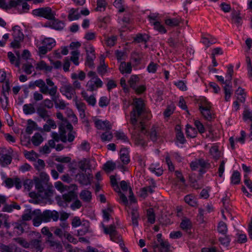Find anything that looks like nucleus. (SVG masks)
<instances>
[{
	"instance_id": "8fccbe9b",
	"label": "nucleus",
	"mask_w": 252,
	"mask_h": 252,
	"mask_svg": "<svg viewBox=\"0 0 252 252\" xmlns=\"http://www.w3.org/2000/svg\"><path fill=\"white\" fill-rule=\"evenodd\" d=\"M139 77L136 75L131 76L128 83L130 87L132 89L136 88V83L139 81Z\"/></svg>"
},
{
	"instance_id": "052dcab7",
	"label": "nucleus",
	"mask_w": 252,
	"mask_h": 252,
	"mask_svg": "<svg viewBox=\"0 0 252 252\" xmlns=\"http://www.w3.org/2000/svg\"><path fill=\"white\" fill-rule=\"evenodd\" d=\"M123 0H115L114 2V6L118 9L119 12H123L125 11V8L123 5Z\"/></svg>"
},
{
	"instance_id": "79ce46f5",
	"label": "nucleus",
	"mask_w": 252,
	"mask_h": 252,
	"mask_svg": "<svg viewBox=\"0 0 252 252\" xmlns=\"http://www.w3.org/2000/svg\"><path fill=\"white\" fill-rule=\"evenodd\" d=\"M37 68L40 70H45L48 72H51L53 69V67L52 66L48 65L43 61H42L37 63Z\"/></svg>"
},
{
	"instance_id": "20e7f679",
	"label": "nucleus",
	"mask_w": 252,
	"mask_h": 252,
	"mask_svg": "<svg viewBox=\"0 0 252 252\" xmlns=\"http://www.w3.org/2000/svg\"><path fill=\"white\" fill-rule=\"evenodd\" d=\"M233 65L230 64L227 66V71L225 74V80L222 76L216 75L217 80L221 84L225 94V100L228 101L232 94V77L234 73Z\"/></svg>"
},
{
	"instance_id": "cd10ccee",
	"label": "nucleus",
	"mask_w": 252,
	"mask_h": 252,
	"mask_svg": "<svg viewBox=\"0 0 252 252\" xmlns=\"http://www.w3.org/2000/svg\"><path fill=\"white\" fill-rule=\"evenodd\" d=\"M51 20L52 21V22L51 27L53 29H54L57 30H62L63 29L64 25L63 21L56 19L55 17L54 19H52Z\"/></svg>"
},
{
	"instance_id": "3c124183",
	"label": "nucleus",
	"mask_w": 252,
	"mask_h": 252,
	"mask_svg": "<svg viewBox=\"0 0 252 252\" xmlns=\"http://www.w3.org/2000/svg\"><path fill=\"white\" fill-rule=\"evenodd\" d=\"M210 154L214 158L218 159L221 156L220 152L216 147H213L210 150Z\"/></svg>"
},
{
	"instance_id": "a19ab883",
	"label": "nucleus",
	"mask_w": 252,
	"mask_h": 252,
	"mask_svg": "<svg viewBox=\"0 0 252 252\" xmlns=\"http://www.w3.org/2000/svg\"><path fill=\"white\" fill-rule=\"evenodd\" d=\"M158 165H155L152 164L149 167V170L153 173H155L157 176H160L163 174V170L161 169Z\"/></svg>"
},
{
	"instance_id": "7c9ffc66",
	"label": "nucleus",
	"mask_w": 252,
	"mask_h": 252,
	"mask_svg": "<svg viewBox=\"0 0 252 252\" xmlns=\"http://www.w3.org/2000/svg\"><path fill=\"white\" fill-rule=\"evenodd\" d=\"M80 197L84 201L89 202L92 199L91 192L87 190H83L80 192Z\"/></svg>"
},
{
	"instance_id": "393cba45",
	"label": "nucleus",
	"mask_w": 252,
	"mask_h": 252,
	"mask_svg": "<svg viewBox=\"0 0 252 252\" xmlns=\"http://www.w3.org/2000/svg\"><path fill=\"white\" fill-rule=\"evenodd\" d=\"M23 111L26 115H31L34 114L36 110L32 103L25 104L23 106Z\"/></svg>"
},
{
	"instance_id": "a878e982",
	"label": "nucleus",
	"mask_w": 252,
	"mask_h": 252,
	"mask_svg": "<svg viewBox=\"0 0 252 252\" xmlns=\"http://www.w3.org/2000/svg\"><path fill=\"white\" fill-rule=\"evenodd\" d=\"M77 198L76 194L72 191L68 192L63 195V199L65 202H70Z\"/></svg>"
},
{
	"instance_id": "ddd939ff",
	"label": "nucleus",
	"mask_w": 252,
	"mask_h": 252,
	"mask_svg": "<svg viewBox=\"0 0 252 252\" xmlns=\"http://www.w3.org/2000/svg\"><path fill=\"white\" fill-rule=\"evenodd\" d=\"M46 243L48 244L50 248L56 252H61L63 250V246L60 241L53 240H46Z\"/></svg>"
},
{
	"instance_id": "f8f14e48",
	"label": "nucleus",
	"mask_w": 252,
	"mask_h": 252,
	"mask_svg": "<svg viewBox=\"0 0 252 252\" xmlns=\"http://www.w3.org/2000/svg\"><path fill=\"white\" fill-rule=\"evenodd\" d=\"M29 248L35 251L36 252H42L43 247H42L41 240L38 239H32L30 242Z\"/></svg>"
},
{
	"instance_id": "58836bf2",
	"label": "nucleus",
	"mask_w": 252,
	"mask_h": 252,
	"mask_svg": "<svg viewBox=\"0 0 252 252\" xmlns=\"http://www.w3.org/2000/svg\"><path fill=\"white\" fill-rule=\"evenodd\" d=\"M42 43L44 44V46L48 48V50L49 51H50L53 48V47H54L56 45L55 40L52 38H45L43 40Z\"/></svg>"
},
{
	"instance_id": "0eeeda50",
	"label": "nucleus",
	"mask_w": 252,
	"mask_h": 252,
	"mask_svg": "<svg viewBox=\"0 0 252 252\" xmlns=\"http://www.w3.org/2000/svg\"><path fill=\"white\" fill-rule=\"evenodd\" d=\"M103 228L104 233L109 235L111 241L117 243L122 241V237L118 234L114 224H111L108 227L103 224Z\"/></svg>"
},
{
	"instance_id": "f704fd0d",
	"label": "nucleus",
	"mask_w": 252,
	"mask_h": 252,
	"mask_svg": "<svg viewBox=\"0 0 252 252\" xmlns=\"http://www.w3.org/2000/svg\"><path fill=\"white\" fill-rule=\"evenodd\" d=\"M149 36L146 34L138 33L134 38V41L137 43H146L149 40Z\"/></svg>"
},
{
	"instance_id": "bf43d9fd",
	"label": "nucleus",
	"mask_w": 252,
	"mask_h": 252,
	"mask_svg": "<svg viewBox=\"0 0 252 252\" xmlns=\"http://www.w3.org/2000/svg\"><path fill=\"white\" fill-rule=\"evenodd\" d=\"M21 3V0H11L9 1V3L7 4L6 9H9L12 7H16L20 5Z\"/></svg>"
},
{
	"instance_id": "9d476101",
	"label": "nucleus",
	"mask_w": 252,
	"mask_h": 252,
	"mask_svg": "<svg viewBox=\"0 0 252 252\" xmlns=\"http://www.w3.org/2000/svg\"><path fill=\"white\" fill-rule=\"evenodd\" d=\"M78 182L82 185H89L91 184V179L93 176L91 174L88 175L84 173H78L76 175Z\"/></svg>"
},
{
	"instance_id": "c9c22d12",
	"label": "nucleus",
	"mask_w": 252,
	"mask_h": 252,
	"mask_svg": "<svg viewBox=\"0 0 252 252\" xmlns=\"http://www.w3.org/2000/svg\"><path fill=\"white\" fill-rule=\"evenodd\" d=\"M67 232L68 231L61 228L59 227H55L54 231V234L61 239H62L63 237L65 238Z\"/></svg>"
},
{
	"instance_id": "4468645a",
	"label": "nucleus",
	"mask_w": 252,
	"mask_h": 252,
	"mask_svg": "<svg viewBox=\"0 0 252 252\" xmlns=\"http://www.w3.org/2000/svg\"><path fill=\"white\" fill-rule=\"evenodd\" d=\"M94 124L95 127L98 129H110L111 128V126L110 124L109 121L106 120L104 121L101 120H96L94 121Z\"/></svg>"
},
{
	"instance_id": "6e6d98bb",
	"label": "nucleus",
	"mask_w": 252,
	"mask_h": 252,
	"mask_svg": "<svg viewBox=\"0 0 252 252\" xmlns=\"http://www.w3.org/2000/svg\"><path fill=\"white\" fill-rule=\"evenodd\" d=\"M71 54L72 55L70 58L71 61H72V62L75 65H78L79 64L78 56L79 55V52L77 50L73 51L71 52Z\"/></svg>"
},
{
	"instance_id": "f3484780",
	"label": "nucleus",
	"mask_w": 252,
	"mask_h": 252,
	"mask_svg": "<svg viewBox=\"0 0 252 252\" xmlns=\"http://www.w3.org/2000/svg\"><path fill=\"white\" fill-rule=\"evenodd\" d=\"M181 228L185 230L187 233H191L192 224L190 220L188 219H185L182 220L180 223Z\"/></svg>"
},
{
	"instance_id": "423d86ee",
	"label": "nucleus",
	"mask_w": 252,
	"mask_h": 252,
	"mask_svg": "<svg viewBox=\"0 0 252 252\" xmlns=\"http://www.w3.org/2000/svg\"><path fill=\"white\" fill-rule=\"evenodd\" d=\"M46 82L49 87H51V88H50L48 91H47V93H45L44 94H49L51 96V100L53 103H54L55 105H57L59 100H60L59 99L60 94L59 93H57L58 87L57 86L55 85L54 83L50 78H47Z\"/></svg>"
},
{
	"instance_id": "a211bd4d",
	"label": "nucleus",
	"mask_w": 252,
	"mask_h": 252,
	"mask_svg": "<svg viewBox=\"0 0 252 252\" xmlns=\"http://www.w3.org/2000/svg\"><path fill=\"white\" fill-rule=\"evenodd\" d=\"M26 225V224L24 222L21 223L17 222L12 223V226L13 227L14 233H16L18 235L22 234L24 231V226H25Z\"/></svg>"
},
{
	"instance_id": "c03bdc74",
	"label": "nucleus",
	"mask_w": 252,
	"mask_h": 252,
	"mask_svg": "<svg viewBox=\"0 0 252 252\" xmlns=\"http://www.w3.org/2000/svg\"><path fill=\"white\" fill-rule=\"evenodd\" d=\"M35 126H36V124L31 119L28 120V126L26 129V133L28 134H31L32 133Z\"/></svg>"
},
{
	"instance_id": "37998d69",
	"label": "nucleus",
	"mask_w": 252,
	"mask_h": 252,
	"mask_svg": "<svg viewBox=\"0 0 252 252\" xmlns=\"http://www.w3.org/2000/svg\"><path fill=\"white\" fill-rule=\"evenodd\" d=\"M82 94L84 99L90 105H91L92 106L95 105L96 103V99L93 95H92L90 96H88L87 95V93L84 91L82 93Z\"/></svg>"
},
{
	"instance_id": "5fc2aeb1",
	"label": "nucleus",
	"mask_w": 252,
	"mask_h": 252,
	"mask_svg": "<svg viewBox=\"0 0 252 252\" xmlns=\"http://www.w3.org/2000/svg\"><path fill=\"white\" fill-rule=\"evenodd\" d=\"M76 10L72 8L70 10L69 14L68 15V19L69 21H71L73 20H78L80 18V15L79 14H75Z\"/></svg>"
},
{
	"instance_id": "ea45409f",
	"label": "nucleus",
	"mask_w": 252,
	"mask_h": 252,
	"mask_svg": "<svg viewBox=\"0 0 252 252\" xmlns=\"http://www.w3.org/2000/svg\"><path fill=\"white\" fill-rule=\"evenodd\" d=\"M79 168L82 171L86 172V169L90 168V161L86 158H83L79 162Z\"/></svg>"
},
{
	"instance_id": "412c9836",
	"label": "nucleus",
	"mask_w": 252,
	"mask_h": 252,
	"mask_svg": "<svg viewBox=\"0 0 252 252\" xmlns=\"http://www.w3.org/2000/svg\"><path fill=\"white\" fill-rule=\"evenodd\" d=\"M36 113L38 115L44 120H45L47 118L50 117V115L48 114V111L41 105L37 107Z\"/></svg>"
},
{
	"instance_id": "aec40b11",
	"label": "nucleus",
	"mask_w": 252,
	"mask_h": 252,
	"mask_svg": "<svg viewBox=\"0 0 252 252\" xmlns=\"http://www.w3.org/2000/svg\"><path fill=\"white\" fill-rule=\"evenodd\" d=\"M29 196L32 198V199H30L29 200V202L32 203H34V204H37L39 203V201L37 200V198L39 197H40L41 198L43 199H48L50 197H44L42 196L40 194V192H39V190H37V192H35L34 191H32L29 193Z\"/></svg>"
},
{
	"instance_id": "b1692460",
	"label": "nucleus",
	"mask_w": 252,
	"mask_h": 252,
	"mask_svg": "<svg viewBox=\"0 0 252 252\" xmlns=\"http://www.w3.org/2000/svg\"><path fill=\"white\" fill-rule=\"evenodd\" d=\"M13 33L12 35L14 39L16 40H22L24 38V34L20 30V27L18 26H15L12 28Z\"/></svg>"
},
{
	"instance_id": "9b49d317",
	"label": "nucleus",
	"mask_w": 252,
	"mask_h": 252,
	"mask_svg": "<svg viewBox=\"0 0 252 252\" xmlns=\"http://www.w3.org/2000/svg\"><path fill=\"white\" fill-rule=\"evenodd\" d=\"M170 245L167 241L161 242L159 244H155L153 247L154 251L157 252H170Z\"/></svg>"
},
{
	"instance_id": "774afa93",
	"label": "nucleus",
	"mask_w": 252,
	"mask_h": 252,
	"mask_svg": "<svg viewBox=\"0 0 252 252\" xmlns=\"http://www.w3.org/2000/svg\"><path fill=\"white\" fill-rule=\"evenodd\" d=\"M246 62L247 63L248 75L250 79L252 80V65L250 59L247 58Z\"/></svg>"
},
{
	"instance_id": "13d9d810",
	"label": "nucleus",
	"mask_w": 252,
	"mask_h": 252,
	"mask_svg": "<svg viewBox=\"0 0 252 252\" xmlns=\"http://www.w3.org/2000/svg\"><path fill=\"white\" fill-rule=\"evenodd\" d=\"M40 105L42 106L43 107H45V108L51 109L54 106V103L51 99L46 98L43 100Z\"/></svg>"
},
{
	"instance_id": "39448f33",
	"label": "nucleus",
	"mask_w": 252,
	"mask_h": 252,
	"mask_svg": "<svg viewBox=\"0 0 252 252\" xmlns=\"http://www.w3.org/2000/svg\"><path fill=\"white\" fill-rule=\"evenodd\" d=\"M32 14L36 16L44 17L48 20H52L55 18L56 13L49 7H41L34 9Z\"/></svg>"
},
{
	"instance_id": "338daca9",
	"label": "nucleus",
	"mask_w": 252,
	"mask_h": 252,
	"mask_svg": "<svg viewBox=\"0 0 252 252\" xmlns=\"http://www.w3.org/2000/svg\"><path fill=\"white\" fill-rule=\"evenodd\" d=\"M109 103V100L106 96H102L100 98L98 104L100 107L107 106Z\"/></svg>"
},
{
	"instance_id": "1a4fd4ad",
	"label": "nucleus",
	"mask_w": 252,
	"mask_h": 252,
	"mask_svg": "<svg viewBox=\"0 0 252 252\" xmlns=\"http://www.w3.org/2000/svg\"><path fill=\"white\" fill-rule=\"evenodd\" d=\"M60 92L66 96V97L71 99L73 96H74L76 93L74 88L70 84H65L60 89Z\"/></svg>"
},
{
	"instance_id": "f03ea898",
	"label": "nucleus",
	"mask_w": 252,
	"mask_h": 252,
	"mask_svg": "<svg viewBox=\"0 0 252 252\" xmlns=\"http://www.w3.org/2000/svg\"><path fill=\"white\" fill-rule=\"evenodd\" d=\"M28 211V213L22 215V220L28 221L32 220L33 217L32 222L34 226H39L42 222H50L51 219L54 221H57L59 218V213L55 210H46L41 212L40 209H35L33 211L29 210Z\"/></svg>"
},
{
	"instance_id": "864d4df0",
	"label": "nucleus",
	"mask_w": 252,
	"mask_h": 252,
	"mask_svg": "<svg viewBox=\"0 0 252 252\" xmlns=\"http://www.w3.org/2000/svg\"><path fill=\"white\" fill-rule=\"evenodd\" d=\"M115 136L118 140H123L124 142H129L127 136L123 131H117L115 133Z\"/></svg>"
},
{
	"instance_id": "c756f323",
	"label": "nucleus",
	"mask_w": 252,
	"mask_h": 252,
	"mask_svg": "<svg viewBox=\"0 0 252 252\" xmlns=\"http://www.w3.org/2000/svg\"><path fill=\"white\" fill-rule=\"evenodd\" d=\"M43 141L42 135L38 132H36L32 137V142L35 146H39Z\"/></svg>"
},
{
	"instance_id": "6ab92c4d",
	"label": "nucleus",
	"mask_w": 252,
	"mask_h": 252,
	"mask_svg": "<svg viewBox=\"0 0 252 252\" xmlns=\"http://www.w3.org/2000/svg\"><path fill=\"white\" fill-rule=\"evenodd\" d=\"M81 228L78 230V235L79 236H83L87 233L89 232L90 224L87 220H83L82 224L81 225Z\"/></svg>"
},
{
	"instance_id": "bb28decb",
	"label": "nucleus",
	"mask_w": 252,
	"mask_h": 252,
	"mask_svg": "<svg viewBox=\"0 0 252 252\" xmlns=\"http://www.w3.org/2000/svg\"><path fill=\"white\" fill-rule=\"evenodd\" d=\"M246 95L245 89L241 87L237 88V101L244 103L245 101Z\"/></svg>"
},
{
	"instance_id": "7ed1b4c3",
	"label": "nucleus",
	"mask_w": 252,
	"mask_h": 252,
	"mask_svg": "<svg viewBox=\"0 0 252 252\" xmlns=\"http://www.w3.org/2000/svg\"><path fill=\"white\" fill-rule=\"evenodd\" d=\"M49 177L45 172H41L39 178L34 179L35 189L44 197H51L53 195L54 188L49 182Z\"/></svg>"
},
{
	"instance_id": "e433bc0d",
	"label": "nucleus",
	"mask_w": 252,
	"mask_h": 252,
	"mask_svg": "<svg viewBox=\"0 0 252 252\" xmlns=\"http://www.w3.org/2000/svg\"><path fill=\"white\" fill-rule=\"evenodd\" d=\"M131 215L132 224L134 226H138V219L139 217L138 212L137 211V210L133 209L131 212Z\"/></svg>"
},
{
	"instance_id": "2f4dec72",
	"label": "nucleus",
	"mask_w": 252,
	"mask_h": 252,
	"mask_svg": "<svg viewBox=\"0 0 252 252\" xmlns=\"http://www.w3.org/2000/svg\"><path fill=\"white\" fill-rule=\"evenodd\" d=\"M20 206L15 202H13L11 204H4L2 210L4 212H11L13 209L20 210Z\"/></svg>"
},
{
	"instance_id": "2eb2a0df",
	"label": "nucleus",
	"mask_w": 252,
	"mask_h": 252,
	"mask_svg": "<svg viewBox=\"0 0 252 252\" xmlns=\"http://www.w3.org/2000/svg\"><path fill=\"white\" fill-rule=\"evenodd\" d=\"M34 84L36 87L39 88L40 92L43 94L47 93V91L49 89L48 85L42 79H39L34 81Z\"/></svg>"
},
{
	"instance_id": "0e129e2a",
	"label": "nucleus",
	"mask_w": 252,
	"mask_h": 252,
	"mask_svg": "<svg viewBox=\"0 0 252 252\" xmlns=\"http://www.w3.org/2000/svg\"><path fill=\"white\" fill-rule=\"evenodd\" d=\"M158 64L152 62L147 66V70L149 73H154L158 69Z\"/></svg>"
},
{
	"instance_id": "473e14b6",
	"label": "nucleus",
	"mask_w": 252,
	"mask_h": 252,
	"mask_svg": "<svg viewBox=\"0 0 252 252\" xmlns=\"http://www.w3.org/2000/svg\"><path fill=\"white\" fill-rule=\"evenodd\" d=\"M10 91V87L9 80L7 79L5 81L4 84L2 86V94L4 96L5 99H7V94H8Z\"/></svg>"
},
{
	"instance_id": "603ef678",
	"label": "nucleus",
	"mask_w": 252,
	"mask_h": 252,
	"mask_svg": "<svg viewBox=\"0 0 252 252\" xmlns=\"http://www.w3.org/2000/svg\"><path fill=\"white\" fill-rule=\"evenodd\" d=\"M115 168L116 164L112 161H108L104 164V170L105 171H113Z\"/></svg>"
},
{
	"instance_id": "a18cd8bd",
	"label": "nucleus",
	"mask_w": 252,
	"mask_h": 252,
	"mask_svg": "<svg viewBox=\"0 0 252 252\" xmlns=\"http://www.w3.org/2000/svg\"><path fill=\"white\" fill-rule=\"evenodd\" d=\"M185 201L192 207L197 205V202L194 197L191 195H187L184 198Z\"/></svg>"
},
{
	"instance_id": "e2e57ef3",
	"label": "nucleus",
	"mask_w": 252,
	"mask_h": 252,
	"mask_svg": "<svg viewBox=\"0 0 252 252\" xmlns=\"http://www.w3.org/2000/svg\"><path fill=\"white\" fill-rule=\"evenodd\" d=\"M106 2L104 0H97V7L95 8L96 11H103L105 9Z\"/></svg>"
},
{
	"instance_id": "69168bd1",
	"label": "nucleus",
	"mask_w": 252,
	"mask_h": 252,
	"mask_svg": "<svg viewBox=\"0 0 252 252\" xmlns=\"http://www.w3.org/2000/svg\"><path fill=\"white\" fill-rule=\"evenodd\" d=\"M218 230L219 233L222 234H225L227 231V227L226 224L223 221H220L219 223V225L218 226Z\"/></svg>"
},
{
	"instance_id": "5701e85b",
	"label": "nucleus",
	"mask_w": 252,
	"mask_h": 252,
	"mask_svg": "<svg viewBox=\"0 0 252 252\" xmlns=\"http://www.w3.org/2000/svg\"><path fill=\"white\" fill-rule=\"evenodd\" d=\"M181 22V18L178 17L174 18H167L165 20V24L171 27L178 26Z\"/></svg>"
},
{
	"instance_id": "dca6fc26",
	"label": "nucleus",
	"mask_w": 252,
	"mask_h": 252,
	"mask_svg": "<svg viewBox=\"0 0 252 252\" xmlns=\"http://www.w3.org/2000/svg\"><path fill=\"white\" fill-rule=\"evenodd\" d=\"M119 69L122 74H130L132 71L131 64L130 62H122L120 65Z\"/></svg>"
},
{
	"instance_id": "72a5a7b5",
	"label": "nucleus",
	"mask_w": 252,
	"mask_h": 252,
	"mask_svg": "<svg viewBox=\"0 0 252 252\" xmlns=\"http://www.w3.org/2000/svg\"><path fill=\"white\" fill-rule=\"evenodd\" d=\"M12 158L7 154L2 155L0 158V162L2 166H5L11 163Z\"/></svg>"
},
{
	"instance_id": "4d7b16f0",
	"label": "nucleus",
	"mask_w": 252,
	"mask_h": 252,
	"mask_svg": "<svg viewBox=\"0 0 252 252\" xmlns=\"http://www.w3.org/2000/svg\"><path fill=\"white\" fill-rule=\"evenodd\" d=\"M7 56L9 59L10 62L11 64H15L16 67H19L20 65V63L18 60L16 61V57L14 54L11 52H9L7 53Z\"/></svg>"
},
{
	"instance_id": "4c0bfd02",
	"label": "nucleus",
	"mask_w": 252,
	"mask_h": 252,
	"mask_svg": "<svg viewBox=\"0 0 252 252\" xmlns=\"http://www.w3.org/2000/svg\"><path fill=\"white\" fill-rule=\"evenodd\" d=\"M95 59V54H87L86 60L85 62L86 65L88 66L90 68L94 67V61Z\"/></svg>"
},
{
	"instance_id": "680f3d73",
	"label": "nucleus",
	"mask_w": 252,
	"mask_h": 252,
	"mask_svg": "<svg viewBox=\"0 0 252 252\" xmlns=\"http://www.w3.org/2000/svg\"><path fill=\"white\" fill-rule=\"evenodd\" d=\"M60 130V139L63 142H66L67 141L66 136V131L64 127H63L62 126L59 127Z\"/></svg>"
},
{
	"instance_id": "c85d7f7f",
	"label": "nucleus",
	"mask_w": 252,
	"mask_h": 252,
	"mask_svg": "<svg viewBox=\"0 0 252 252\" xmlns=\"http://www.w3.org/2000/svg\"><path fill=\"white\" fill-rule=\"evenodd\" d=\"M186 133L188 137L194 138L197 134V131L195 128L188 124L186 125Z\"/></svg>"
},
{
	"instance_id": "4be33fe9",
	"label": "nucleus",
	"mask_w": 252,
	"mask_h": 252,
	"mask_svg": "<svg viewBox=\"0 0 252 252\" xmlns=\"http://www.w3.org/2000/svg\"><path fill=\"white\" fill-rule=\"evenodd\" d=\"M120 159L124 164H127L129 162L130 159L127 149L123 148L121 150Z\"/></svg>"
},
{
	"instance_id": "6e6552de",
	"label": "nucleus",
	"mask_w": 252,
	"mask_h": 252,
	"mask_svg": "<svg viewBox=\"0 0 252 252\" xmlns=\"http://www.w3.org/2000/svg\"><path fill=\"white\" fill-rule=\"evenodd\" d=\"M199 110L205 118L208 121H211L213 118V114L211 110L210 103L205 98L202 100V104L199 106Z\"/></svg>"
},
{
	"instance_id": "f257e3e1",
	"label": "nucleus",
	"mask_w": 252,
	"mask_h": 252,
	"mask_svg": "<svg viewBox=\"0 0 252 252\" xmlns=\"http://www.w3.org/2000/svg\"><path fill=\"white\" fill-rule=\"evenodd\" d=\"M133 108L130 113V122L132 126V130L130 132L131 138L136 146H141L145 148L147 146V142L144 139L140 133H146L144 123L142 121L138 122L139 117L144 111V103L141 98L133 99Z\"/></svg>"
},
{
	"instance_id": "de8ad7c7",
	"label": "nucleus",
	"mask_w": 252,
	"mask_h": 252,
	"mask_svg": "<svg viewBox=\"0 0 252 252\" xmlns=\"http://www.w3.org/2000/svg\"><path fill=\"white\" fill-rule=\"evenodd\" d=\"M147 216L148 222L151 224L154 223L155 222V215L153 209L150 208L147 210Z\"/></svg>"
},
{
	"instance_id": "49530a36",
	"label": "nucleus",
	"mask_w": 252,
	"mask_h": 252,
	"mask_svg": "<svg viewBox=\"0 0 252 252\" xmlns=\"http://www.w3.org/2000/svg\"><path fill=\"white\" fill-rule=\"evenodd\" d=\"M157 128H156L155 126H153L152 127L150 130L149 134L151 140L153 142L157 141L158 137Z\"/></svg>"
},
{
	"instance_id": "09e8293b",
	"label": "nucleus",
	"mask_w": 252,
	"mask_h": 252,
	"mask_svg": "<svg viewBox=\"0 0 252 252\" xmlns=\"http://www.w3.org/2000/svg\"><path fill=\"white\" fill-rule=\"evenodd\" d=\"M113 134L111 132L107 130L103 132L101 135V139L102 141H110L113 138Z\"/></svg>"
}]
</instances>
